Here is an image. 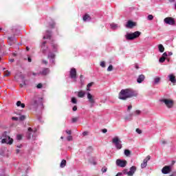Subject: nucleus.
Segmentation results:
<instances>
[{
	"label": "nucleus",
	"instance_id": "obj_1",
	"mask_svg": "<svg viewBox=\"0 0 176 176\" xmlns=\"http://www.w3.org/2000/svg\"><path fill=\"white\" fill-rule=\"evenodd\" d=\"M137 96H138L137 91L132 89H125L120 91L118 95V98L124 100H127V98H131L132 97H137Z\"/></svg>",
	"mask_w": 176,
	"mask_h": 176
},
{
	"label": "nucleus",
	"instance_id": "obj_2",
	"mask_svg": "<svg viewBox=\"0 0 176 176\" xmlns=\"http://www.w3.org/2000/svg\"><path fill=\"white\" fill-rule=\"evenodd\" d=\"M2 144H8L9 145H12L13 144V140L8 135V132L5 131L2 135Z\"/></svg>",
	"mask_w": 176,
	"mask_h": 176
},
{
	"label": "nucleus",
	"instance_id": "obj_3",
	"mask_svg": "<svg viewBox=\"0 0 176 176\" xmlns=\"http://www.w3.org/2000/svg\"><path fill=\"white\" fill-rule=\"evenodd\" d=\"M140 35H141V32L139 31H136L133 33L127 34L125 36V37L126 38V39L128 41H133V40L138 38V36H140Z\"/></svg>",
	"mask_w": 176,
	"mask_h": 176
},
{
	"label": "nucleus",
	"instance_id": "obj_4",
	"mask_svg": "<svg viewBox=\"0 0 176 176\" xmlns=\"http://www.w3.org/2000/svg\"><path fill=\"white\" fill-rule=\"evenodd\" d=\"M161 102H164L167 108H173L174 106V101L170 99H162Z\"/></svg>",
	"mask_w": 176,
	"mask_h": 176
},
{
	"label": "nucleus",
	"instance_id": "obj_5",
	"mask_svg": "<svg viewBox=\"0 0 176 176\" xmlns=\"http://www.w3.org/2000/svg\"><path fill=\"white\" fill-rule=\"evenodd\" d=\"M112 142L116 145V148H117V149H122V141L119 140V138L116 137L113 138Z\"/></svg>",
	"mask_w": 176,
	"mask_h": 176
},
{
	"label": "nucleus",
	"instance_id": "obj_6",
	"mask_svg": "<svg viewBox=\"0 0 176 176\" xmlns=\"http://www.w3.org/2000/svg\"><path fill=\"white\" fill-rule=\"evenodd\" d=\"M39 101H42V98L39 97H34L31 102V105L34 107V108H38V105L39 104Z\"/></svg>",
	"mask_w": 176,
	"mask_h": 176
},
{
	"label": "nucleus",
	"instance_id": "obj_7",
	"mask_svg": "<svg viewBox=\"0 0 176 176\" xmlns=\"http://www.w3.org/2000/svg\"><path fill=\"white\" fill-rule=\"evenodd\" d=\"M166 24H168L169 25H175V20L173 17H166L164 20Z\"/></svg>",
	"mask_w": 176,
	"mask_h": 176
},
{
	"label": "nucleus",
	"instance_id": "obj_8",
	"mask_svg": "<svg viewBox=\"0 0 176 176\" xmlns=\"http://www.w3.org/2000/svg\"><path fill=\"white\" fill-rule=\"evenodd\" d=\"M116 166L118 167H124L125 166H127V161L118 159L116 162Z\"/></svg>",
	"mask_w": 176,
	"mask_h": 176
},
{
	"label": "nucleus",
	"instance_id": "obj_9",
	"mask_svg": "<svg viewBox=\"0 0 176 176\" xmlns=\"http://www.w3.org/2000/svg\"><path fill=\"white\" fill-rule=\"evenodd\" d=\"M47 49H49V47L46 45V41H44L41 44V53L43 54L46 55L47 53Z\"/></svg>",
	"mask_w": 176,
	"mask_h": 176
},
{
	"label": "nucleus",
	"instance_id": "obj_10",
	"mask_svg": "<svg viewBox=\"0 0 176 176\" xmlns=\"http://www.w3.org/2000/svg\"><path fill=\"white\" fill-rule=\"evenodd\" d=\"M162 174H170L171 173V166H165L162 169Z\"/></svg>",
	"mask_w": 176,
	"mask_h": 176
},
{
	"label": "nucleus",
	"instance_id": "obj_11",
	"mask_svg": "<svg viewBox=\"0 0 176 176\" xmlns=\"http://www.w3.org/2000/svg\"><path fill=\"white\" fill-rule=\"evenodd\" d=\"M36 130L34 131L32 130V128L29 127L28 129V133H27V138L28 140H31L32 137H34V135H32V133H36Z\"/></svg>",
	"mask_w": 176,
	"mask_h": 176
},
{
	"label": "nucleus",
	"instance_id": "obj_12",
	"mask_svg": "<svg viewBox=\"0 0 176 176\" xmlns=\"http://www.w3.org/2000/svg\"><path fill=\"white\" fill-rule=\"evenodd\" d=\"M135 25H137V23L133 21H128L125 27L126 28H134V27H135Z\"/></svg>",
	"mask_w": 176,
	"mask_h": 176
},
{
	"label": "nucleus",
	"instance_id": "obj_13",
	"mask_svg": "<svg viewBox=\"0 0 176 176\" xmlns=\"http://www.w3.org/2000/svg\"><path fill=\"white\" fill-rule=\"evenodd\" d=\"M87 98H88V101H89V102H90V104L96 103V100L94 99V96H93V95H91V94H90V92L87 93Z\"/></svg>",
	"mask_w": 176,
	"mask_h": 176
},
{
	"label": "nucleus",
	"instance_id": "obj_14",
	"mask_svg": "<svg viewBox=\"0 0 176 176\" xmlns=\"http://www.w3.org/2000/svg\"><path fill=\"white\" fill-rule=\"evenodd\" d=\"M50 73V69L47 67H44L41 72H39L40 75H43V76H46V75H49Z\"/></svg>",
	"mask_w": 176,
	"mask_h": 176
},
{
	"label": "nucleus",
	"instance_id": "obj_15",
	"mask_svg": "<svg viewBox=\"0 0 176 176\" xmlns=\"http://www.w3.org/2000/svg\"><path fill=\"white\" fill-rule=\"evenodd\" d=\"M135 171H137V167L133 166L130 168L129 171H128L127 175L133 176Z\"/></svg>",
	"mask_w": 176,
	"mask_h": 176
},
{
	"label": "nucleus",
	"instance_id": "obj_16",
	"mask_svg": "<svg viewBox=\"0 0 176 176\" xmlns=\"http://www.w3.org/2000/svg\"><path fill=\"white\" fill-rule=\"evenodd\" d=\"M70 77H71L72 79H75V78H76V69L72 68V69L70 70Z\"/></svg>",
	"mask_w": 176,
	"mask_h": 176
},
{
	"label": "nucleus",
	"instance_id": "obj_17",
	"mask_svg": "<svg viewBox=\"0 0 176 176\" xmlns=\"http://www.w3.org/2000/svg\"><path fill=\"white\" fill-rule=\"evenodd\" d=\"M144 80H145V76L144 74L140 75L137 79L138 83H142Z\"/></svg>",
	"mask_w": 176,
	"mask_h": 176
},
{
	"label": "nucleus",
	"instance_id": "obj_18",
	"mask_svg": "<svg viewBox=\"0 0 176 176\" xmlns=\"http://www.w3.org/2000/svg\"><path fill=\"white\" fill-rule=\"evenodd\" d=\"M46 32H47V34L46 36H44L43 37V39H50V38H52V31L47 30Z\"/></svg>",
	"mask_w": 176,
	"mask_h": 176
},
{
	"label": "nucleus",
	"instance_id": "obj_19",
	"mask_svg": "<svg viewBox=\"0 0 176 176\" xmlns=\"http://www.w3.org/2000/svg\"><path fill=\"white\" fill-rule=\"evenodd\" d=\"M168 78H169L170 82H171L172 83H176V78H175V76H174V74H170L168 76Z\"/></svg>",
	"mask_w": 176,
	"mask_h": 176
},
{
	"label": "nucleus",
	"instance_id": "obj_20",
	"mask_svg": "<svg viewBox=\"0 0 176 176\" xmlns=\"http://www.w3.org/2000/svg\"><path fill=\"white\" fill-rule=\"evenodd\" d=\"M86 93H85V91H80L78 93V97H79V98H83V97H85Z\"/></svg>",
	"mask_w": 176,
	"mask_h": 176
},
{
	"label": "nucleus",
	"instance_id": "obj_21",
	"mask_svg": "<svg viewBox=\"0 0 176 176\" xmlns=\"http://www.w3.org/2000/svg\"><path fill=\"white\" fill-rule=\"evenodd\" d=\"M148 166V160L144 159L143 163L141 164L142 168H145Z\"/></svg>",
	"mask_w": 176,
	"mask_h": 176
},
{
	"label": "nucleus",
	"instance_id": "obj_22",
	"mask_svg": "<svg viewBox=\"0 0 176 176\" xmlns=\"http://www.w3.org/2000/svg\"><path fill=\"white\" fill-rule=\"evenodd\" d=\"M67 166V160H63L60 162V167L64 168Z\"/></svg>",
	"mask_w": 176,
	"mask_h": 176
},
{
	"label": "nucleus",
	"instance_id": "obj_23",
	"mask_svg": "<svg viewBox=\"0 0 176 176\" xmlns=\"http://www.w3.org/2000/svg\"><path fill=\"white\" fill-rule=\"evenodd\" d=\"M56 58V54L54 53L50 52L48 55H47V58Z\"/></svg>",
	"mask_w": 176,
	"mask_h": 176
},
{
	"label": "nucleus",
	"instance_id": "obj_24",
	"mask_svg": "<svg viewBox=\"0 0 176 176\" xmlns=\"http://www.w3.org/2000/svg\"><path fill=\"white\" fill-rule=\"evenodd\" d=\"M17 107H21V108H25V104L24 103H21V101L19 100L16 102Z\"/></svg>",
	"mask_w": 176,
	"mask_h": 176
},
{
	"label": "nucleus",
	"instance_id": "obj_25",
	"mask_svg": "<svg viewBox=\"0 0 176 176\" xmlns=\"http://www.w3.org/2000/svg\"><path fill=\"white\" fill-rule=\"evenodd\" d=\"M158 49H159V52H160V53H163V52H164V47L162 44H160L158 45Z\"/></svg>",
	"mask_w": 176,
	"mask_h": 176
},
{
	"label": "nucleus",
	"instance_id": "obj_26",
	"mask_svg": "<svg viewBox=\"0 0 176 176\" xmlns=\"http://www.w3.org/2000/svg\"><path fill=\"white\" fill-rule=\"evenodd\" d=\"M90 15H89L88 14H86L85 15H84L83 16V21H87V20H90Z\"/></svg>",
	"mask_w": 176,
	"mask_h": 176
},
{
	"label": "nucleus",
	"instance_id": "obj_27",
	"mask_svg": "<svg viewBox=\"0 0 176 176\" xmlns=\"http://www.w3.org/2000/svg\"><path fill=\"white\" fill-rule=\"evenodd\" d=\"M124 155H125V156L129 157L131 155V151H130V150H129V149H125L124 150Z\"/></svg>",
	"mask_w": 176,
	"mask_h": 176
},
{
	"label": "nucleus",
	"instance_id": "obj_28",
	"mask_svg": "<svg viewBox=\"0 0 176 176\" xmlns=\"http://www.w3.org/2000/svg\"><path fill=\"white\" fill-rule=\"evenodd\" d=\"M160 77H156L154 78V84L155 85H157V83H159V82H160Z\"/></svg>",
	"mask_w": 176,
	"mask_h": 176
},
{
	"label": "nucleus",
	"instance_id": "obj_29",
	"mask_svg": "<svg viewBox=\"0 0 176 176\" xmlns=\"http://www.w3.org/2000/svg\"><path fill=\"white\" fill-rule=\"evenodd\" d=\"M79 120V117H75L72 119V123H76Z\"/></svg>",
	"mask_w": 176,
	"mask_h": 176
},
{
	"label": "nucleus",
	"instance_id": "obj_30",
	"mask_svg": "<svg viewBox=\"0 0 176 176\" xmlns=\"http://www.w3.org/2000/svg\"><path fill=\"white\" fill-rule=\"evenodd\" d=\"M111 28L113 29V30H116V28H118V25L115 24V23H111Z\"/></svg>",
	"mask_w": 176,
	"mask_h": 176
},
{
	"label": "nucleus",
	"instance_id": "obj_31",
	"mask_svg": "<svg viewBox=\"0 0 176 176\" xmlns=\"http://www.w3.org/2000/svg\"><path fill=\"white\" fill-rule=\"evenodd\" d=\"M52 47L54 49V52H57V45L56 44L52 43Z\"/></svg>",
	"mask_w": 176,
	"mask_h": 176
},
{
	"label": "nucleus",
	"instance_id": "obj_32",
	"mask_svg": "<svg viewBox=\"0 0 176 176\" xmlns=\"http://www.w3.org/2000/svg\"><path fill=\"white\" fill-rule=\"evenodd\" d=\"M10 76V72L6 70L4 71V76Z\"/></svg>",
	"mask_w": 176,
	"mask_h": 176
},
{
	"label": "nucleus",
	"instance_id": "obj_33",
	"mask_svg": "<svg viewBox=\"0 0 176 176\" xmlns=\"http://www.w3.org/2000/svg\"><path fill=\"white\" fill-rule=\"evenodd\" d=\"M72 102L73 104H77L78 103V100H76V98H74V97L72 98Z\"/></svg>",
	"mask_w": 176,
	"mask_h": 176
},
{
	"label": "nucleus",
	"instance_id": "obj_34",
	"mask_svg": "<svg viewBox=\"0 0 176 176\" xmlns=\"http://www.w3.org/2000/svg\"><path fill=\"white\" fill-rule=\"evenodd\" d=\"M160 63H164V61H166V58L162 56L160 59H159Z\"/></svg>",
	"mask_w": 176,
	"mask_h": 176
},
{
	"label": "nucleus",
	"instance_id": "obj_35",
	"mask_svg": "<svg viewBox=\"0 0 176 176\" xmlns=\"http://www.w3.org/2000/svg\"><path fill=\"white\" fill-rule=\"evenodd\" d=\"M107 170H108V168L107 167H103L101 169L102 173H107Z\"/></svg>",
	"mask_w": 176,
	"mask_h": 176
},
{
	"label": "nucleus",
	"instance_id": "obj_36",
	"mask_svg": "<svg viewBox=\"0 0 176 176\" xmlns=\"http://www.w3.org/2000/svg\"><path fill=\"white\" fill-rule=\"evenodd\" d=\"M112 69H113V66H112V65H110L109 66V67L107 68V71L111 72V71H112Z\"/></svg>",
	"mask_w": 176,
	"mask_h": 176
},
{
	"label": "nucleus",
	"instance_id": "obj_37",
	"mask_svg": "<svg viewBox=\"0 0 176 176\" xmlns=\"http://www.w3.org/2000/svg\"><path fill=\"white\" fill-rule=\"evenodd\" d=\"M129 173L128 170L127 169H124L122 170V174H124V175H127V173Z\"/></svg>",
	"mask_w": 176,
	"mask_h": 176
},
{
	"label": "nucleus",
	"instance_id": "obj_38",
	"mask_svg": "<svg viewBox=\"0 0 176 176\" xmlns=\"http://www.w3.org/2000/svg\"><path fill=\"white\" fill-rule=\"evenodd\" d=\"M22 138H23V136H21V135H16V140H18L19 141L21 140Z\"/></svg>",
	"mask_w": 176,
	"mask_h": 176
},
{
	"label": "nucleus",
	"instance_id": "obj_39",
	"mask_svg": "<svg viewBox=\"0 0 176 176\" xmlns=\"http://www.w3.org/2000/svg\"><path fill=\"white\" fill-rule=\"evenodd\" d=\"M100 67H102V68H105V62L104 61L100 62Z\"/></svg>",
	"mask_w": 176,
	"mask_h": 176
},
{
	"label": "nucleus",
	"instance_id": "obj_40",
	"mask_svg": "<svg viewBox=\"0 0 176 176\" xmlns=\"http://www.w3.org/2000/svg\"><path fill=\"white\" fill-rule=\"evenodd\" d=\"M43 87V85H42V83H38L36 86L37 89H42Z\"/></svg>",
	"mask_w": 176,
	"mask_h": 176
},
{
	"label": "nucleus",
	"instance_id": "obj_41",
	"mask_svg": "<svg viewBox=\"0 0 176 176\" xmlns=\"http://www.w3.org/2000/svg\"><path fill=\"white\" fill-rule=\"evenodd\" d=\"M94 82H89L87 85V87L88 89H90V87H91V86H93Z\"/></svg>",
	"mask_w": 176,
	"mask_h": 176
},
{
	"label": "nucleus",
	"instance_id": "obj_42",
	"mask_svg": "<svg viewBox=\"0 0 176 176\" xmlns=\"http://www.w3.org/2000/svg\"><path fill=\"white\" fill-rule=\"evenodd\" d=\"M148 20H153V15L149 14L148 16Z\"/></svg>",
	"mask_w": 176,
	"mask_h": 176
},
{
	"label": "nucleus",
	"instance_id": "obj_43",
	"mask_svg": "<svg viewBox=\"0 0 176 176\" xmlns=\"http://www.w3.org/2000/svg\"><path fill=\"white\" fill-rule=\"evenodd\" d=\"M136 133H138V134H142V131L140 129H136Z\"/></svg>",
	"mask_w": 176,
	"mask_h": 176
},
{
	"label": "nucleus",
	"instance_id": "obj_44",
	"mask_svg": "<svg viewBox=\"0 0 176 176\" xmlns=\"http://www.w3.org/2000/svg\"><path fill=\"white\" fill-rule=\"evenodd\" d=\"M67 141H72V135L67 136Z\"/></svg>",
	"mask_w": 176,
	"mask_h": 176
},
{
	"label": "nucleus",
	"instance_id": "obj_45",
	"mask_svg": "<svg viewBox=\"0 0 176 176\" xmlns=\"http://www.w3.org/2000/svg\"><path fill=\"white\" fill-rule=\"evenodd\" d=\"M24 86H27L25 81H24L23 84H20V87H24Z\"/></svg>",
	"mask_w": 176,
	"mask_h": 176
},
{
	"label": "nucleus",
	"instance_id": "obj_46",
	"mask_svg": "<svg viewBox=\"0 0 176 176\" xmlns=\"http://www.w3.org/2000/svg\"><path fill=\"white\" fill-rule=\"evenodd\" d=\"M20 120H25V116H21L20 118H19Z\"/></svg>",
	"mask_w": 176,
	"mask_h": 176
},
{
	"label": "nucleus",
	"instance_id": "obj_47",
	"mask_svg": "<svg viewBox=\"0 0 176 176\" xmlns=\"http://www.w3.org/2000/svg\"><path fill=\"white\" fill-rule=\"evenodd\" d=\"M167 56H168V55L167 54V52H164V53L162 54V57H164L165 59L167 58Z\"/></svg>",
	"mask_w": 176,
	"mask_h": 176
},
{
	"label": "nucleus",
	"instance_id": "obj_48",
	"mask_svg": "<svg viewBox=\"0 0 176 176\" xmlns=\"http://www.w3.org/2000/svg\"><path fill=\"white\" fill-rule=\"evenodd\" d=\"M72 110L74 111V112H75L76 111H78V107L76 106L73 107Z\"/></svg>",
	"mask_w": 176,
	"mask_h": 176
},
{
	"label": "nucleus",
	"instance_id": "obj_49",
	"mask_svg": "<svg viewBox=\"0 0 176 176\" xmlns=\"http://www.w3.org/2000/svg\"><path fill=\"white\" fill-rule=\"evenodd\" d=\"M161 142H162V145H166V144H167V142H166V140H162Z\"/></svg>",
	"mask_w": 176,
	"mask_h": 176
},
{
	"label": "nucleus",
	"instance_id": "obj_50",
	"mask_svg": "<svg viewBox=\"0 0 176 176\" xmlns=\"http://www.w3.org/2000/svg\"><path fill=\"white\" fill-rule=\"evenodd\" d=\"M135 113L136 115H140V114L141 113V111H140V110H136V111H135Z\"/></svg>",
	"mask_w": 176,
	"mask_h": 176
},
{
	"label": "nucleus",
	"instance_id": "obj_51",
	"mask_svg": "<svg viewBox=\"0 0 176 176\" xmlns=\"http://www.w3.org/2000/svg\"><path fill=\"white\" fill-rule=\"evenodd\" d=\"M67 134H69V135H71L72 134V131L71 130L66 131Z\"/></svg>",
	"mask_w": 176,
	"mask_h": 176
},
{
	"label": "nucleus",
	"instance_id": "obj_52",
	"mask_svg": "<svg viewBox=\"0 0 176 176\" xmlns=\"http://www.w3.org/2000/svg\"><path fill=\"white\" fill-rule=\"evenodd\" d=\"M108 130L107 129H104L102 130V132L104 133V134H105V133H107Z\"/></svg>",
	"mask_w": 176,
	"mask_h": 176
},
{
	"label": "nucleus",
	"instance_id": "obj_53",
	"mask_svg": "<svg viewBox=\"0 0 176 176\" xmlns=\"http://www.w3.org/2000/svg\"><path fill=\"white\" fill-rule=\"evenodd\" d=\"M42 63H43V64H45V65H47V60H43Z\"/></svg>",
	"mask_w": 176,
	"mask_h": 176
},
{
	"label": "nucleus",
	"instance_id": "obj_54",
	"mask_svg": "<svg viewBox=\"0 0 176 176\" xmlns=\"http://www.w3.org/2000/svg\"><path fill=\"white\" fill-rule=\"evenodd\" d=\"M12 120H19V118H17V117H12Z\"/></svg>",
	"mask_w": 176,
	"mask_h": 176
},
{
	"label": "nucleus",
	"instance_id": "obj_55",
	"mask_svg": "<svg viewBox=\"0 0 176 176\" xmlns=\"http://www.w3.org/2000/svg\"><path fill=\"white\" fill-rule=\"evenodd\" d=\"M28 63H31L32 61V59H31L30 57H28Z\"/></svg>",
	"mask_w": 176,
	"mask_h": 176
},
{
	"label": "nucleus",
	"instance_id": "obj_56",
	"mask_svg": "<svg viewBox=\"0 0 176 176\" xmlns=\"http://www.w3.org/2000/svg\"><path fill=\"white\" fill-rule=\"evenodd\" d=\"M122 175H123V173H117V175L116 176H122Z\"/></svg>",
	"mask_w": 176,
	"mask_h": 176
},
{
	"label": "nucleus",
	"instance_id": "obj_57",
	"mask_svg": "<svg viewBox=\"0 0 176 176\" xmlns=\"http://www.w3.org/2000/svg\"><path fill=\"white\" fill-rule=\"evenodd\" d=\"M146 159L147 162H148V160H151V157H150V155H148V156L146 157Z\"/></svg>",
	"mask_w": 176,
	"mask_h": 176
},
{
	"label": "nucleus",
	"instance_id": "obj_58",
	"mask_svg": "<svg viewBox=\"0 0 176 176\" xmlns=\"http://www.w3.org/2000/svg\"><path fill=\"white\" fill-rule=\"evenodd\" d=\"M87 134H88L87 131H84L82 133V135H87Z\"/></svg>",
	"mask_w": 176,
	"mask_h": 176
},
{
	"label": "nucleus",
	"instance_id": "obj_59",
	"mask_svg": "<svg viewBox=\"0 0 176 176\" xmlns=\"http://www.w3.org/2000/svg\"><path fill=\"white\" fill-rule=\"evenodd\" d=\"M131 108H133V106L132 105H129L128 107V111H130L131 109Z\"/></svg>",
	"mask_w": 176,
	"mask_h": 176
},
{
	"label": "nucleus",
	"instance_id": "obj_60",
	"mask_svg": "<svg viewBox=\"0 0 176 176\" xmlns=\"http://www.w3.org/2000/svg\"><path fill=\"white\" fill-rule=\"evenodd\" d=\"M168 56H173V52H169L168 53Z\"/></svg>",
	"mask_w": 176,
	"mask_h": 176
},
{
	"label": "nucleus",
	"instance_id": "obj_61",
	"mask_svg": "<svg viewBox=\"0 0 176 176\" xmlns=\"http://www.w3.org/2000/svg\"><path fill=\"white\" fill-rule=\"evenodd\" d=\"M54 25H55V24H54V23H53V24L50 25L51 28H54Z\"/></svg>",
	"mask_w": 176,
	"mask_h": 176
},
{
	"label": "nucleus",
	"instance_id": "obj_62",
	"mask_svg": "<svg viewBox=\"0 0 176 176\" xmlns=\"http://www.w3.org/2000/svg\"><path fill=\"white\" fill-rule=\"evenodd\" d=\"M10 63H14V60L13 58L10 59Z\"/></svg>",
	"mask_w": 176,
	"mask_h": 176
},
{
	"label": "nucleus",
	"instance_id": "obj_63",
	"mask_svg": "<svg viewBox=\"0 0 176 176\" xmlns=\"http://www.w3.org/2000/svg\"><path fill=\"white\" fill-rule=\"evenodd\" d=\"M170 176H176V173H173L172 175H170Z\"/></svg>",
	"mask_w": 176,
	"mask_h": 176
},
{
	"label": "nucleus",
	"instance_id": "obj_64",
	"mask_svg": "<svg viewBox=\"0 0 176 176\" xmlns=\"http://www.w3.org/2000/svg\"><path fill=\"white\" fill-rule=\"evenodd\" d=\"M26 50H27V52H30V47H26Z\"/></svg>",
	"mask_w": 176,
	"mask_h": 176
}]
</instances>
